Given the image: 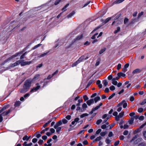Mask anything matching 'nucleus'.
<instances>
[{"instance_id":"obj_14","label":"nucleus","mask_w":146,"mask_h":146,"mask_svg":"<svg viewBox=\"0 0 146 146\" xmlns=\"http://www.w3.org/2000/svg\"><path fill=\"white\" fill-rule=\"evenodd\" d=\"M75 13V12L74 11H72L67 16V18L68 19L71 18Z\"/></svg>"},{"instance_id":"obj_6","label":"nucleus","mask_w":146,"mask_h":146,"mask_svg":"<svg viewBox=\"0 0 146 146\" xmlns=\"http://www.w3.org/2000/svg\"><path fill=\"white\" fill-rule=\"evenodd\" d=\"M39 85V83H36V85L37 86L36 87H34L33 89H32L30 90V92L32 93L34 92H36L40 88V85Z\"/></svg>"},{"instance_id":"obj_60","label":"nucleus","mask_w":146,"mask_h":146,"mask_svg":"<svg viewBox=\"0 0 146 146\" xmlns=\"http://www.w3.org/2000/svg\"><path fill=\"white\" fill-rule=\"evenodd\" d=\"M128 133V131L127 130L125 131L123 133V134L125 135H127Z\"/></svg>"},{"instance_id":"obj_57","label":"nucleus","mask_w":146,"mask_h":146,"mask_svg":"<svg viewBox=\"0 0 146 146\" xmlns=\"http://www.w3.org/2000/svg\"><path fill=\"white\" fill-rule=\"evenodd\" d=\"M83 98L85 101L88 100V98L86 95H84L83 96Z\"/></svg>"},{"instance_id":"obj_58","label":"nucleus","mask_w":146,"mask_h":146,"mask_svg":"<svg viewBox=\"0 0 146 146\" xmlns=\"http://www.w3.org/2000/svg\"><path fill=\"white\" fill-rule=\"evenodd\" d=\"M121 64H119L117 66V69L118 70H119L121 68Z\"/></svg>"},{"instance_id":"obj_15","label":"nucleus","mask_w":146,"mask_h":146,"mask_svg":"<svg viewBox=\"0 0 146 146\" xmlns=\"http://www.w3.org/2000/svg\"><path fill=\"white\" fill-rule=\"evenodd\" d=\"M141 71L140 69L137 68L134 70L133 72V74H135L140 72Z\"/></svg>"},{"instance_id":"obj_43","label":"nucleus","mask_w":146,"mask_h":146,"mask_svg":"<svg viewBox=\"0 0 146 146\" xmlns=\"http://www.w3.org/2000/svg\"><path fill=\"white\" fill-rule=\"evenodd\" d=\"M120 28L119 27H117V30H115L114 32V33L115 34H116L120 30Z\"/></svg>"},{"instance_id":"obj_35","label":"nucleus","mask_w":146,"mask_h":146,"mask_svg":"<svg viewBox=\"0 0 146 146\" xmlns=\"http://www.w3.org/2000/svg\"><path fill=\"white\" fill-rule=\"evenodd\" d=\"M102 138L101 136H99L95 139V141H100L102 139Z\"/></svg>"},{"instance_id":"obj_28","label":"nucleus","mask_w":146,"mask_h":146,"mask_svg":"<svg viewBox=\"0 0 146 146\" xmlns=\"http://www.w3.org/2000/svg\"><path fill=\"white\" fill-rule=\"evenodd\" d=\"M8 107L7 106H5L3 107V108L0 110V113L2 112L4 110H6V109L8 108Z\"/></svg>"},{"instance_id":"obj_18","label":"nucleus","mask_w":146,"mask_h":146,"mask_svg":"<svg viewBox=\"0 0 146 146\" xmlns=\"http://www.w3.org/2000/svg\"><path fill=\"white\" fill-rule=\"evenodd\" d=\"M117 76H119V77H120L121 76L124 77L125 76V74L123 73L120 72L118 73Z\"/></svg>"},{"instance_id":"obj_10","label":"nucleus","mask_w":146,"mask_h":146,"mask_svg":"<svg viewBox=\"0 0 146 146\" xmlns=\"http://www.w3.org/2000/svg\"><path fill=\"white\" fill-rule=\"evenodd\" d=\"M20 61L19 60L17 61L14 63L11 64V67H14L16 66H17L20 63Z\"/></svg>"},{"instance_id":"obj_16","label":"nucleus","mask_w":146,"mask_h":146,"mask_svg":"<svg viewBox=\"0 0 146 146\" xmlns=\"http://www.w3.org/2000/svg\"><path fill=\"white\" fill-rule=\"evenodd\" d=\"M138 136H139L138 135H136L134 137H133L132 139L130 140V142H133L135 141L137 138H138Z\"/></svg>"},{"instance_id":"obj_25","label":"nucleus","mask_w":146,"mask_h":146,"mask_svg":"<svg viewBox=\"0 0 146 146\" xmlns=\"http://www.w3.org/2000/svg\"><path fill=\"white\" fill-rule=\"evenodd\" d=\"M46 80V79H45L44 80V84H43V86L42 87L43 88L45 86L47 85V84H48V83L50 82L49 81H45V80Z\"/></svg>"},{"instance_id":"obj_36","label":"nucleus","mask_w":146,"mask_h":146,"mask_svg":"<svg viewBox=\"0 0 146 146\" xmlns=\"http://www.w3.org/2000/svg\"><path fill=\"white\" fill-rule=\"evenodd\" d=\"M41 45H42V44H38L37 45L35 46H34L33 48L32 49L33 50H34V49H36V48H38L39 46H40Z\"/></svg>"},{"instance_id":"obj_17","label":"nucleus","mask_w":146,"mask_h":146,"mask_svg":"<svg viewBox=\"0 0 146 146\" xmlns=\"http://www.w3.org/2000/svg\"><path fill=\"white\" fill-rule=\"evenodd\" d=\"M49 52L50 51H48L46 52H45L42 54L40 55L39 56H38V57L40 58L45 56L47 54H48Z\"/></svg>"},{"instance_id":"obj_23","label":"nucleus","mask_w":146,"mask_h":146,"mask_svg":"<svg viewBox=\"0 0 146 146\" xmlns=\"http://www.w3.org/2000/svg\"><path fill=\"white\" fill-rule=\"evenodd\" d=\"M106 13V10H102L100 12H99V14H102V15H101L100 17H102Z\"/></svg>"},{"instance_id":"obj_56","label":"nucleus","mask_w":146,"mask_h":146,"mask_svg":"<svg viewBox=\"0 0 146 146\" xmlns=\"http://www.w3.org/2000/svg\"><path fill=\"white\" fill-rule=\"evenodd\" d=\"M82 107L84 109H85L87 108V106L86 103H84L83 104Z\"/></svg>"},{"instance_id":"obj_21","label":"nucleus","mask_w":146,"mask_h":146,"mask_svg":"<svg viewBox=\"0 0 146 146\" xmlns=\"http://www.w3.org/2000/svg\"><path fill=\"white\" fill-rule=\"evenodd\" d=\"M69 5V4L68 3L63 8H62V10L63 11V12L66 11V8Z\"/></svg>"},{"instance_id":"obj_61","label":"nucleus","mask_w":146,"mask_h":146,"mask_svg":"<svg viewBox=\"0 0 146 146\" xmlns=\"http://www.w3.org/2000/svg\"><path fill=\"white\" fill-rule=\"evenodd\" d=\"M101 129H98L96 131V134H99L101 131Z\"/></svg>"},{"instance_id":"obj_9","label":"nucleus","mask_w":146,"mask_h":146,"mask_svg":"<svg viewBox=\"0 0 146 146\" xmlns=\"http://www.w3.org/2000/svg\"><path fill=\"white\" fill-rule=\"evenodd\" d=\"M62 124V122L61 120H60L58 122L56 123V124H55L54 126V128L56 129L60 126Z\"/></svg>"},{"instance_id":"obj_20","label":"nucleus","mask_w":146,"mask_h":146,"mask_svg":"<svg viewBox=\"0 0 146 146\" xmlns=\"http://www.w3.org/2000/svg\"><path fill=\"white\" fill-rule=\"evenodd\" d=\"M21 102L19 101H17L15 102L14 106L16 107H18L21 104Z\"/></svg>"},{"instance_id":"obj_53","label":"nucleus","mask_w":146,"mask_h":146,"mask_svg":"<svg viewBox=\"0 0 146 146\" xmlns=\"http://www.w3.org/2000/svg\"><path fill=\"white\" fill-rule=\"evenodd\" d=\"M119 140L115 142L114 143V145L115 146H117L119 144Z\"/></svg>"},{"instance_id":"obj_63","label":"nucleus","mask_w":146,"mask_h":146,"mask_svg":"<svg viewBox=\"0 0 146 146\" xmlns=\"http://www.w3.org/2000/svg\"><path fill=\"white\" fill-rule=\"evenodd\" d=\"M113 134L112 132L111 131H110L109 132V133L108 136L109 137H110L112 136H113Z\"/></svg>"},{"instance_id":"obj_7","label":"nucleus","mask_w":146,"mask_h":146,"mask_svg":"<svg viewBox=\"0 0 146 146\" xmlns=\"http://www.w3.org/2000/svg\"><path fill=\"white\" fill-rule=\"evenodd\" d=\"M79 119L78 117L74 119V120L72 121L71 123V124H70L69 125L70 127H71L72 125H74L75 124V125H76L77 123H78L79 121Z\"/></svg>"},{"instance_id":"obj_11","label":"nucleus","mask_w":146,"mask_h":146,"mask_svg":"<svg viewBox=\"0 0 146 146\" xmlns=\"http://www.w3.org/2000/svg\"><path fill=\"white\" fill-rule=\"evenodd\" d=\"M94 102V100L93 99L88 100L86 102V103L89 106H90L92 104H93Z\"/></svg>"},{"instance_id":"obj_26","label":"nucleus","mask_w":146,"mask_h":146,"mask_svg":"<svg viewBox=\"0 0 146 146\" xmlns=\"http://www.w3.org/2000/svg\"><path fill=\"white\" fill-rule=\"evenodd\" d=\"M52 121V120H49L47 122H46L43 125V127H45L47 126L48 124H49Z\"/></svg>"},{"instance_id":"obj_52","label":"nucleus","mask_w":146,"mask_h":146,"mask_svg":"<svg viewBox=\"0 0 146 146\" xmlns=\"http://www.w3.org/2000/svg\"><path fill=\"white\" fill-rule=\"evenodd\" d=\"M27 52H26L25 53H24V54H23L21 56H20V59H23L24 58V57L26 55Z\"/></svg>"},{"instance_id":"obj_45","label":"nucleus","mask_w":146,"mask_h":146,"mask_svg":"<svg viewBox=\"0 0 146 146\" xmlns=\"http://www.w3.org/2000/svg\"><path fill=\"white\" fill-rule=\"evenodd\" d=\"M115 95V93H113L111 96H110L108 98V99L109 100H110Z\"/></svg>"},{"instance_id":"obj_31","label":"nucleus","mask_w":146,"mask_h":146,"mask_svg":"<svg viewBox=\"0 0 146 146\" xmlns=\"http://www.w3.org/2000/svg\"><path fill=\"white\" fill-rule=\"evenodd\" d=\"M88 115V114L87 113H84L81 115L80 117L81 118H83L85 116H87Z\"/></svg>"},{"instance_id":"obj_64","label":"nucleus","mask_w":146,"mask_h":146,"mask_svg":"<svg viewBox=\"0 0 146 146\" xmlns=\"http://www.w3.org/2000/svg\"><path fill=\"white\" fill-rule=\"evenodd\" d=\"M43 141L42 140L40 139L38 142V143L39 144L41 145L43 143Z\"/></svg>"},{"instance_id":"obj_59","label":"nucleus","mask_w":146,"mask_h":146,"mask_svg":"<svg viewBox=\"0 0 146 146\" xmlns=\"http://www.w3.org/2000/svg\"><path fill=\"white\" fill-rule=\"evenodd\" d=\"M115 89V87L113 86H111L110 87V89L111 91L114 90Z\"/></svg>"},{"instance_id":"obj_30","label":"nucleus","mask_w":146,"mask_h":146,"mask_svg":"<svg viewBox=\"0 0 146 146\" xmlns=\"http://www.w3.org/2000/svg\"><path fill=\"white\" fill-rule=\"evenodd\" d=\"M125 0H117L115 1L114 3V4H118L122 2Z\"/></svg>"},{"instance_id":"obj_47","label":"nucleus","mask_w":146,"mask_h":146,"mask_svg":"<svg viewBox=\"0 0 146 146\" xmlns=\"http://www.w3.org/2000/svg\"><path fill=\"white\" fill-rule=\"evenodd\" d=\"M76 143V140L71 142L70 144L71 146H73Z\"/></svg>"},{"instance_id":"obj_12","label":"nucleus","mask_w":146,"mask_h":146,"mask_svg":"<svg viewBox=\"0 0 146 146\" xmlns=\"http://www.w3.org/2000/svg\"><path fill=\"white\" fill-rule=\"evenodd\" d=\"M62 43L60 42V41L59 40L55 42V45L54 46V47L55 48H56L59 45H62Z\"/></svg>"},{"instance_id":"obj_5","label":"nucleus","mask_w":146,"mask_h":146,"mask_svg":"<svg viewBox=\"0 0 146 146\" xmlns=\"http://www.w3.org/2000/svg\"><path fill=\"white\" fill-rule=\"evenodd\" d=\"M102 103H101L98 106H96L95 108H93L92 109V111L90 112V114H92L94 111L98 110L100 106L102 105Z\"/></svg>"},{"instance_id":"obj_49","label":"nucleus","mask_w":146,"mask_h":146,"mask_svg":"<svg viewBox=\"0 0 146 146\" xmlns=\"http://www.w3.org/2000/svg\"><path fill=\"white\" fill-rule=\"evenodd\" d=\"M53 76H54L52 74V75H49L47 77L46 79H47V80H49L50 78H51Z\"/></svg>"},{"instance_id":"obj_22","label":"nucleus","mask_w":146,"mask_h":146,"mask_svg":"<svg viewBox=\"0 0 146 146\" xmlns=\"http://www.w3.org/2000/svg\"><path fill=\"white\" fill-rule=\"evenodd\" d=\"M122 102H123V103L122 104V105H123V107L124 108H125L127 106V102H125V100L122 101Z\"/></svg>"},{"instance_id":"obj_55","label":"nucleus","mask_w":146,"mask_h":146,"mask_svg":"<svg viewBox=\"0 0 146 146\" xmlns=\"http://www.w3.org/2000/svg\"><path fill=\"white\" fill-rule=\"evenodd\" d=\"M111 18L108 17L107 18L106 20L105 21L104 23H106L108 22V21H109L111 19Z\"/></svg>"},{"instance_id":"obj_44","label":"nucleus","mask_w":146,"mask_h":146,"mask_svg":"<svg viewBox=\"0 0 146 146\" xmlns=\"http://www.w3.org/2000/svg\"><path fill=\"white\" fill-rule=\"evenodd\" d=\"M124 113V112H121L119 114V115H118L120 118H121L123 116Z\"/></svg>"},{"instance_id":"obj_8","label":"nucleus","mask_w":146,"mask_h":146,"mask_svg":"<svg viewBox=\"0 0 146 146\" xmlns=\"http://www.w3.org/2000/svg\"><path fill=\"white\" fill-rule=\"evenodd\" d=\"M89 58L88 56H85L82 55L78 59V61H79L80 62L83 61V60H86Z\"/></svg>"},{"instance_id":"obj_32","label":"nucleus","mask_w":146,"mask_h":146,"mask_svg":"<svg viewBox=\"0 0 146 146\" xmlns=\"http://www.w3.org/2000/svg\"><path fill=\"white\" fill-rule=\"evenodd\" d=\"M134 120V118L131 117V119L128 121L129 124L130 125L132 124L133 123Z\"/></svg>"},{"instance_id":"obj_27","label":"nucleus","mask_w":146,"mask_h":146,"mask_svg":"<svg viewBox=\"0 0 146 146\" xmlns=\"http://www.w3.org/2000/svg\"><path fill=\"white\" fill-rule=\"evenodd\" d=\"M80 63V62H79V61H78V60L77 61H76L74 63L72 64V67L75 66Z\"/></svg>"},{"instance_id":"obj_41","label":"nucleus","mask_w":146,"mask_h":146,"mask_svg":"<svg viewBox=\"0 0 146 146\" xmlns=\"http://www.w3.org/2000/svg\"><path fill=\"white\" fill-rule=\"evenodd\" d=\"M55 129H56V132L57 133H59L61 129V127H58L57 128H56Z\"/></svg>"},{"instance_id":"obj_50","label":"nucleus","mask_w":146,"mask_h":146,"mask_svg":"<svg viewBox=\"0 0 146 146\" xmlns=\"http://www.w3.org/2000/svg\"><path fill=\"white\" fill-rule=\"evenodd\" d=\"M98 34V33H95L94 35L91 37V38L92 39H94L96 38V36Z\"/></svg>"},{"instance_id":"obj_38","label":"nucleus","mask_w":146,"mask_h":146,"mask_svg":"<svg viewBox=\"0 0 146 146\" xmlns=\"http://www.w3.org/2000/svg\"><path fill=\"white\" fill-rule=\"evenodd\" d=\"M144 110L142 108H141L138 109V112L141 113Z\"/></svg>"},{"instance_id":"obj_48","label":"nucleus","mask_w":146,"mask_h":146,"mask_svg":"<svg viewBox=\"0 0 146 146\" xmlns=\"http://www.w3.org/2000/svg\"><path fill=\"white\" fill-rule=\"evenodd\" d=\"M106 50V48H104L101 49L100 51V54H101L103 53Z\"/></svg>"},{"instance_id":"obj_1","label":"nucleus","mask_w":146,"mask_h":146,"mask_svg":"<svg viewBox=\"0 0 146 146\" xmlns=\"http://www.w3.org/2000/svg\"><path fill=\"white\" fill-rule=\"evenodd\" d=\"M32 80L31 79L26 80L24 82L23 88L21 89L20 91L21 93H25L28 91L31 86Z\"/></svg>"},{"instance_id":"obj_51","label":"nucleus","mask_w":146,"mask_h":146,"mask_svg":"<svg viewBox=\"0 0 146 146\" xmlns=\"http://www.w3.org/2000/svg\"><path fill=\"white\" fill-rule=\"evenodd\" d=\"M102 120L101 119H99L96 122V124L97 125H99L102 121Z\"/></svg>"},{"instance_id":"obj_29","label":"nucleus","mask_w":146,"mask_h":146,"mask_svg":"<svg viewBox=\"0 0 146 146\" xmlns=\"http://www.w3.org/2000/svg\"><path fill=\"white\" fill-rule=\"evenodd\" d=\"M100 100V97H99V96H98V97H95L94 98V101L95 102V103H96L98 101Z\"/></svg>"},{"instance_id":"obj_2","label":"nucleus","mask_w":146,"mask_h":146,"mask_svg":"<svg viewBox=\"0 0 146 146\" xmlns=\"http://www.w3.org/2000/svg\"><path fill=\"white\" fill-rule=\"evenodd\" d=\"M22 54V52H19L16 53L14 55H13V56H11V57L7 59L6 60L3 62L2 64V65H3L6 62H8L9 61L11 60L13 58H14L17 56H18L19 54Z\"/></svg>"},{"instance_id":"obj_46","label":"nucleus","mask_w":146,"mask_h":146,"mask_svg":"<svg viewBox=\"0 0 146 146\" xmlns=\"http://www.w3.org/2000/svg\"><path fill=\"white\" fill-rule=\"evenodd\" d=\"M111 141L108 138H107L106 139V142L107 144H109L110 143Z\"/></svg>"},{"instance_id":"obj_62","label":"nucleus","mask_w":146,"mask_h":146,"mask_svg":"<svg viewBox=\"0 0 146 146\" xmlns=\"http://www.w3.org/2000/svg\"><path fill=\"white\" fill-rule=\"evenodd\" d=\"M108 115L107 114H104L102 116V118L103 119H104L105 118H106L107 117Z\"/></svg>"},{"instance_id":"obj_42","label":"nucleus","mask_w":146,"mask_h":146,"mask_svg":"<svg viewBox=\"0 0 146 146\" xmlns=\"http://www.w3.org/2000/svg\"><path fill=\"white\" fill-rule=\"evenodd\" d=\"M106 133V131L102 132L100 133V135L104 137Z\"/></svg>"},{"instance_id":"obj_33","label":"nucleus","mask_w":146,"mask_h":146,"mask_svg":"<svg viewBox=\"0 0 146 146\" xmlns=\"http://www.w3.org/2000/svg\"><path fill=\"white\" fill-rule=\"evenodd\" d=\"M104 85L106 86L108 84V82H107V80H104L102 82Z\"/></svg>"},{"instance_id":"obj_54","label":"nucleus","mask_w":146,"mask_h":146,"mask_svg":"<svg viewBox=\"0 0 146 146\" xmlns=\"http://www.w3.org/2000/svg\"><path fill=\"white\" fill-rule=\"evenodd\" d=\"M68 122V121L65 119H63L62 120V123L66 124Z\"/></svg>"},{"instance_id":"obj_34","label":"nucleus","mask_w":146,"mask_h":146,"mask_svg":"<svg viewBox=\"0 0 146 146\" xmlns=\"http://www.w3.org/2000/svg\"><path fill=\"white\" fill-rule=\"evenodd\" d=\"M23 139L24 141H28L29 139V138H28V136L27 135L25 136L23 138Z\"/></svg>"},{"instance_id":"obj_39","label":"nucleus","mask_w":146,"mask_h":146,"mask_svg":"<svg viewBox=\"0 0 146 146\" xmlns=\"http://www.w3.org/2000/svg\"><path fill=\"white\" fill-rule=\"evenodd\" d=\"M49 129V127H47L45 129L42 130L41 132V134L44 133L45 131H48Z\"/></svg>"},{"instance_id":"obj_40","label":"nucleus","mask_w":146,"mask_h":146,"mask_svg":"<svg viewBox=\"0 0 146 146\" xmlns=\"http://www.w3.org/2000/svg\"><path fill=\"white\" fill-rule=\"evenodd\" d=\"M138 146H146V143L144 142H141L139 143Z\"/></svg>"},{"instance_id":"obj_3","label":"nucleus","mask_w":146,"mask_h":146,"mask_svg":"<svg viewBox=\"0 0 146 146\" xmlns=\"http://www.w3.org/2000/svg\"><path fill=\"white\" fill-rule=\"evenodd\" d=\"M11 110L9 109L6 112H4L0 115V122H2L3 120V116H5L8 115L11 111Z\"/></svg>"},{"instance_id":"obj_24","label":"nucleus","mask_w":146,"mask_h":146,"mask_svg":"<svg viewBox=\"0 0 146 146\" xmlns=\"http://www.w3.org/2000/svg\"><path fill=\"white\" fill-rule=\"evenodd\" d=\"M112 83L115 85H116L117 84V82L115 80V79L113 78L112 79Z\"/></svg>"},{"instance_id":"obj_13","label":"nucleus","mask_w":146,"mask_h":146,"mask_svg":"<svg viewBox=\"0 0 146 146\" xmlns=\"http://www.w3.org/2000/svg\"><path fill=\"white\" fill-rule=\"evenodd\" d=\"M83 37V35L82 34H81L80 35L77 36L74 39V42L76 41V40H80Z\"/></svg>"},{"instance_id":"obj_19","label":"nucleus","mask_w":146,"mask_h":146,"mask_svg":"<svg viewBox=\"0 0 146 146\" xmlns=\"http://www.w3.org/2000/svg\"><path fill=\"white\" fill-rule=\"evenodd\" d=\"M141 138H138L135 141H133V143L135 144H137L141 140Z\"/></svg>"},{"instance_id":"obj_4","label":"nucleus","mask_w":146,"mask_h":146,"mask_svg":"<svg viewBox=\"0 0 146 146\" xmlns=\"http://www.w3.org/2000/svg\"><path fill=\"white\" fill-rule=\"evenodd\" d=\"M20 64L21 66H25L26 65H29L32 63L31 61H24L23 60H20Z\"/></svg>"},{"instance_id":"obj_37","label":"nucleus","mask_w":146,"mask_h":146,"mask_svg":"<svg viewBox=\"0 0 146 146\" xmlns=\"http://www.w3.org/2000/svg\"><path fill=\"white\" fill-rule=\"evenodd\" d=\"M146 103V98L144 99L142 102L140 103V104L141 105H143Z\"/></svg>"}]
</instances>
